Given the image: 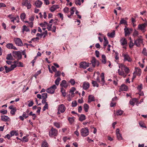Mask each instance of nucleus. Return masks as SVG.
<instances>
[{"label":"nucleus","mask_w":147,"mask_h":147,"mask_svg":"<svg viewBox=\"0 0 147 147\" xmlns=\"http://www.w3.org/2000/svg\"><path fill=\"white\" fill-rule=\"evenodd\" d=\"M119 68H121V71L119 69L118 70L119 74L125 78L129 72V69L126 65L122 63H120L119 65Z\"/></svg>","instance_id":"f257e3e1"},{"label":"nucleus","mask_w":147,"mask_h":147,"mask_svg":"<svg viewBox=\"0 0 147 147\" xmlns=\"http://www.w3.org/2000/svg\"><path fill=\"white\" fill-rule=\"evenodd\" d=\"M80 133L82 136L86 137L89 134V130L87 127L82 128L81 129Z\"/></svg>","instance_id":"f03ea898"},{"label":"nucleus","mask_w":147,"mask_h":147,"mask_svg":"<svg viewBox=\"0 0 147 147\" xmlns=\"http://www.w3.org/2000/svg\"><path fill=\"white\" fill-rule=\"evenodd\" d=\"M147 26V23H144L142 24H140L138 25V29L141 30L143 33L145 32L146 30V27Z\"/></svg>","instance_id":"7ed1b4c3"},{"label":"nucleus","mask_w":147,"mask_h":147,"mask_svg":"<svg viewBox=\"0 0 147 147\" xmlns=\"http://www.w3.org/2000/svg\"><path fill=\"white\" fill-rule=\"evenodd\" d=\"M12 55L14 57L17 59L18 61L22 58V55L19 51H13Z\"/></svg>","instance_id":"20e7f679"},{"label":"nucleus","mask_w":147,"mask_h":147,"mask_svg":"<svg viewBox=\"0 0 147 147\" xmlns=\"http://www.w3.org/2000/svg\"><path fill=\"white\" fill-rule=\"evenodd\" d=\"M58 131L56 129L52 127L49 132V136L50 137H53L57 135Z\"/></svg>","instance_id":"39448f33"},{"label":"nucleus","mask_w":147,"mask_h":147,"mask_svg":"<svg viewBox=\"0 0 147 147\" xmlns=\"http://www.w3.org/2000/svg\"><path fill=\"white\" fill-rule=\"evenodd\" d=\"M30 0H23L22 2V4L27 7V9H30L31 7V5Z\"/></svg>","instance_id":"423d86ee"},{"label":"nucleus","mask_w":147,"mask_h":147,"mask_svg":"<svg viewBox=\"0 0 147 147\" xmlns=\"http://www.w3.org/2000/svg\"><path fill=\"white\" fill-rule=\"evenodd\" d=\"M56 88V86L55 85H54L51 87L47 89L46 90V92L48 93L53 94L55 91V89Z\"/></svg>","instance_id":"0eeeda50"},{"label":"nucleus","mask_w":147,"mask_h":147,"mask_svg":"<svg viewBox=\"0 0 147 147\" xmlns=\"http://www.w3.org/2000/svg\"><path fill=\"white\" fill-rule=\"evenodd\" d=\"M138 37L139 38H138L134 40V44L137 47H139L142 43L143 40L142 38H140L138 36Z\"/></svg>","instance_id":"6e6552de"},{"label":"nucleus","mask_w":147,"mask_h":147,"mask_svg":"<svg viewBox=\"0 0 147 147\" xmlns=\"http://www.w3.org/2000/svg\"><path fill=\"white\" fill-rule=\"evenodd\" d=\"M14 41L16 45L19 46H23V43L22 40L19 38H17L14 39Z\"/></svg>","instance_id":"1a4fd4ad"},{"label":"nucleus","mask_w":147,"mask_h":147,"mask_svg":"<svg viewBox=\"0 0 147 147\" xmlns=\"http://www.w3.org/2000/svg\"><path fill=\"white\" fill-rule=\"evenodd\" d=\"M122 55L124 57L123 61H127L129 62H130L131 61V59L128 54L123 53Z\"/></svg>","instance_id":"9d476101"},{"label":"nucleus","mask_w":147,"mask_h":147,"mask_svg":"<svg viewBox=\"0 0 147 147\" xmlns=\"http://www.w3.org/2000/svg\"><path fill=\"white\" fill-rule=\"evenodd\" d=\"M66 107L63 104L60 105L58 107V110L61 113H63L65 112L66 110Z\"/></svg>","instance_id":"9b49d317"},{"label":"nucleus","mask_w":147,"mask_h":147,"mask_svg":"<svg viewBox=\"0 0 147 147\" xmlns=\"http://www.w3.org/2000/svg\"><path fill=\"white\" fill-rule=\"evenodd\" d=\"M89 63L86 62H82L80 64V67L85 69L89 66Z\"/></svg>","instance_id":"f8f14e48"},{"label":"nucleus","mask_w":147,"mask_h":147,"mask_svg":"<svg viewBox=\"0 0 147 147\" xmlns=\"http://www.w3.org/2000/svg\"><path fill=\"white\" fill-rule=\"evenodd\" d=\"M119 129H117L116 130V135L117 137L119 140H121L123 139L121 135L119 133Z\"/></svg>","instance_id":"ddd939ff"},{"label":"nucleus","mask_w":147,"mask_h":147,"mask_svg":"<svg viewBox=\"0 0 147 147\" xmlns=\"http://www.w3.org/2000/svg\"><path fill=\"white\" fill-rule=\"evenodd\" d=\"M6 47L7 48L9 49H13L15 50H17V48L14 46L11 43H9L6 45Z\"/></svg>","instance_id":"4468645a"},{"label":"nucleus","mask_w":147,"mask_h":147,"mask_svg":"<svg viewBox=\"0 0 147 147\" xmlns=\"http://www.w3.org/2000/svg\"><path fill=\"white\" fill-rule=\"evenodd\" d=\"M91 62L93 67H95L97 63V66L99 65V62L97 61L95 57H93L91 61Z\"/></svg>","instance_id":"2eb2a0df"},{"label":"nucleus","mask_w":147,"mask_h":147,"mask_svg":"<svg viewBox=\"0 0 147 147\" xmlns=\"http://www.w3.org/2000/svg\"><path fill=\"white\" fill-rule=\"evenodd\" d=\"M127 89V87L125 84H123L121 85L119 91H126Z\"/></svg>","instance_id":"dca6fc26"},{"label":"nucleus","mask_w":147,"mask_h":147,"mask_svg":"<svg viewBox=\"0 0 147 147\" xmlns=\"http://www.w3.org/2000/svg\"><path fill=\"white\" fill-rule=\"evenodd\" d=\"M82 86L84 90H87L89 87L90 84L88 82H85L83 83Z\"/></svg>","instance_id":"f3484780"},{"label":"nucleus","mask_w":147,"mask_h":147,"mask_svg":"<svg viewBox=\"0 0 147 147\" xmlns=\"http://www.w3.org/2000/svg\"><path fill=\"white\" fill-rule=\"evenodd\" d=\"M124 30L125 33V36H126L130 34V31L131 32L132 31V29L131 28L129 29L128 28L125 27L124 29Z\"/></svg>","instance_id":"a211bd4d"},{"label":"nucleus","mask_w":147,"mask_h":147,"mask_svg":"<svg viewBox=\"0 0 147 147\" xmlns=\"http://www.w3.org/2000/svg\"><path fill=\"white\" fill-rule=\"evenodd\" d=\"M68 84L66 83V82L65 80H63L62 81L61 83L60 84V86L62 87H64L66 88L68 86Z\"/></svg>","instance_id":"6ab92c4d"},{"label":"nucleus","mask_w":147,"mask_h":147,"mask_svg":"<svg viewBox=\"0 0 147 147\" xmlns=\"http://www.w3.org/2000/svg\"><path fill=\"white\" fill-rule=\"evenodd\" d=\"M104 73H102L100 75V77L101 78V84L102 86H103L105 85V76H104Z\"/></svg>","instance_id":"aec40b11"},{"label":"nucleus","mask_w":147,"mask_h":147,"mask_svg":"<svg viewBox=\"0 0 147 147\" xmlns=\"http://www.w3.org/2000/svg\"><path fill=\"white\" fill-rule=\"evenodd\" d=\"M42 3L40 0H37L35 2V4L36 6L38 8L41 7Z\"/></svg>","instance_id":"412c9836"},{"label":"nucleus","mask_w":147,"mask_h":147,"mask_svg":"<svg viewBox=\"0 0 147 147\" xmlns=\"http://www.w3.org/2000/svg\"><path fill=\"white\" fill-rule=\"evenodd\" d=\"M1 119L2 121L6 122L9 121L10 119L8 116L3 115L1 116Z\"/></svg>","instance_id":"4be33fe9"},{"label":"nucleus","mask_w":147,"mask_h":147,"mask_svg":"<svg viewBox=\"0 0 147 147\" xmlns=\"http://www.w3.org/2000/svg\"><path fill=\"white\" fill-rule=\"evenodd\" d=\"M59 8L58 5H53L50 9V10L51 12L54 11L57 9Z\"/></svg>","instance_id":"5701e85b"},{"label":"nucleus","mask_w":147,"mask_h":147,"mask_svg":"<svg viewBox=\"0 0 147 147\" xmlns=\"http://www.w3.org/2000/svg\"><path fill=\"white\" fill-rule=\"evenodd\" d=\"M101 62L103 64H105L107 63V59L106 57L104 55H102L101 56Z\"/></svg>","instance_id":"b1692460"},{"label":"nucleus","mask_w":147,"mask_h":147,"mask_svg":"<svg viewBox=\"0 0 147 147\" xmlns=\"http://www.w3.org/2000/svg\"><path fill=\"white\" fill-rule=\"evenodd\" d=\"M94 100V97L92 95H89L88 96V102L89 103Z\"/></svg>","instance_id":"393cba45"},{"label":"nucleus","mask_w":147,"mask_h":147,"mask_svg":"<svg viewBox=\"0 0 147 147\" xmlns=\"http://www.w3.org/2000/svg\"><path fill=\"white\" fill-rule=\"evenodd\" d=\"M122 45L123 46L127 44V40L125 38L122 39L120 41Z\"/></svg>","instance_id":"a878e982"},{"label":"nucleus","mask_w":147,"mask_h":147,"mask_svg":"<svg viewBox=\"0 0 147 147\" xmlns=\"http://www.w3.org/2000/svg\"><path fill=\"white\" fill-rule=\"evenodd\" d=\"M6 59L8 60H13V58L11 53L7 55Z\"/></svg>","instance_id":"bb28decb"},{"label":"nucleus","mask_w":147,"mask_h":147,"mask_svg":"<svg viewBox=\"0 0 147 147\" xmlns=\"http://www.w3.org/2000/svg\"><path fill=\"white\" fill-rule=\"evenodd\" d=\"M107 35L108 36L110 37L113 38L115 36V32L114 31L111 33L109 32L107 33Z\"/></svg>","instance_id":"cd10ccee"},{"label":"nucleus","mask_w":147,"mask_h":147,"mask_svg":"<svg viewBox=\"0 0 147 147\" xmlns=\"http://www.w3.org/2000/svg\"><path fill=\"white\" fill-rule=\"evenodd\" d=\"M89 108V106L86 103L84 104V109L85 111L87 112L88 111V109Z\"/></svg>","instance_id":"c85d7f7f"},{"label":"nucleus","mask_w":147,"mask_h":147,"mask_svg":"<svg viewBox=\"0 0 147 147\" xmlns=\"http://www.w3.org/2000/svg\"><path fill=\"white\" fill-rule=\"evenodd\" d=\"M86 119L85 116L83 114H81L79 118V120L80 121H82Z\"/></svg>","instance_id":"c756f323"},{"label":"nucleus","mask_w":147,"mask_h":147,"mask_svg":"<svg viewBox=\"0 0 147 147\" xmlns=\"http://www.w3.org/2000/svg\"><path fill=\"white\" fill-rule=\"evenodd\" d=\"M26 15L25 13H22L20 15V18L22 21H24L26 17Z\"/></svg>","instance_id":"7c9ffc66"},{"label":"nucleus","mask_w":147,"mask_h":147,"mask_svg":"<svg viewBox=\"0 0 147 147\" xmlns=\"http://www.w3.org/2000/svg\"><path fill=\"white\" fill-rule=\"evenodd\" d=\"M4 67L6 73H8L12 70L10 67H8L6 65L4 66Z\"/></svg>","instance_id":"2f4dec72"},{"label":"nucleus","mask_w":147,"mask_h":147,"mask_svg":"<svg viewBox=\"0 0 147 147\" xmlns=\"http://www.w3.org/2000/svg\"><path fill=\"white\" fill-rule=\"evenodd\" d=\"M48 143L46 141H44L42 142V147H48Z\"/></svg>","instance_id":"473e14b6"},{"label":"nucleus","mask_w":147,"mask_h":147,"mask_svg":"<svg viewBox=\"0 0 147 147\" xmlns=\"http://www.w3.org/2000/svg\"><path fill=\"white\" fill-rule=\"evenodd\" d=\"M61 80V79L59 77H58L55 80V83L56 85L58 86L59 84V82Z\"/></svg>","instance_id":"72a5a7b5"},{"label":"nucleus","mask_w":147,"mask_h":147,"mask_svg":"<svg viewBox=\"0 0 147 147\" xmlns=\"http://www.w3.org/2000/svg\"><path fill=\"white\" fill-rule=\"evenodd\" d=\"M61 91L62 93V95L65 97L66 95V93L65 92V90L63 88H61Z\"/></svg>","instance_id":"f704fd0d"},{"label":"nucleus","mask_w":147,"mask_h":147,"mask_svg":"<svg viewBox=\"0 0 147 147\" xmlns=\"http://www.w3.org/2000/svg\"><path fill=\"white\" fill-rule=\"evenodd\" d=\"M92 83L94 87L96 86V87H98L99 86L98 84L96 81L92 80Z\"/></svg>","instance_id":"c9c22d12"},{"label":"nucleus","mask_w":147,"mask_h":147,"mask_svg":"<svg viewBox=\"0 0 147 147\" xmlns=\"http://www.w3.org/2000/svg\"><path fill=\"white\" fill-rule=\"evenodd\" d=\"M68 120L69 122V123L71 124L74 121V117H69L68 118Z\"/></svg>","instance_id":"e433bc0d"},{"label":"nucleus","mask_w":147,"mask_h":147,"mask_svg":"<svg viewBox=\"0 0 147 147\" xmlns=\"http://www.w3.org/2000/svg\"><path fill=\"white\" fill-rule=\"evenodd\" d=\"M22 30L23 32L25 31L26 32H29L30 31L29 29L28 28L26 25H24L23 26Z\"/></svg>","instance_id":"4c0bfd02"},{"label":"nucleus","mask_w":147,"mask_h":147,"mask_svg":"<svg viewBox=\"0 0 147 147\" xmlns=\"http://www.w3.org/2000/svg\"><path fill=\"white\" fill-rule=\"evenodd\" d=\"M135 45L134 43L132 40H131L129 42V47L130 48H131L133 47V46Z\"/></svg>","instance_id":"58836bf2"},{"label":"nucleus","mask_w":147,"mask_h":147,"mask_svg":"<svg viewBox=\"0 0 147 147\" xmlns=\"http://www.w3.org/2000/svg\"><path fill=\"white\" fill-rule=\"evenodd\" d=\"M138 32L136 30H135L133 34V35L135 37L138 36Z\"/></svg>","instance_id":"ea45409f"},{"label":"nucleus","mask_w":147,"mask_h":147,"mask_svg":"<svg viewBox=\"0 0 147 147\" xmlns=\"http://www.w3.org/2000/svg\"><path fill=\"white\" fill-rule=\"evenodd\" d=\"M127 24V22L124 20L123 18L121 19L120 21V24Z\"/></svg>","instance_id":"a19ab883"},{"label":"nucleus","mask_w":147,"mask_h":147,"mask_svg":"<svg viewBox=\"0 0 147 147\" xmlns=\"http://www.w3.org/2000/svg\"><path fill=\"white\" fill-rule=\"evenodd\" d=\"M123 111L120 110H118L117 111L116 113L117 115H121L123 114Z\"/></svg>","instance_id":"79ce46f5"},{"label":"nucleus","mask_w":147,"mask_h":147,"mask_svg":"<svg viewBox=\"0 0 147 147\" xmlns=\"http://www.w3.org/2000/svg\"><path fill=\"white\" fill-rule=\"evenodd\" d=\"M41 73V71L40 70L38 71L37 72L34 74V76L35 77V78H36L37 76L39 74H40Z\"/></svg>","instance_id":"37998d69"},{"label":"nucleus","mask_w":147,"mask_h":147,"mask_svg":"<svg viewBox=\"0 0 147 147\" xmlns=\"http://www.w3.org/2000/svg\"><path fill=\"white\" fill-rule=\"evenodd\" d=\"M16 111V107H14V109L11 110L10 111V113L12 115H14L15 114V112Z\"/></svg>","instance_id":"c03bdc74"},{"label":"nucleus","mask_w":147,"mask_h":147,"mask_svg":"<svg viewBox=\"0 0 147 147\" xmlns=\"http://www.w3.org/2000/svg\"><path fill=\"white\" fill-rule=\"evenodd\" d=\"M81 0H75V3L76 5H81Z\"/></svg>","instance_id":"a18cd8bd"},{"label":"nucleus","mask_w":147,"mask_h":147,"mask_svg":"<svg viewBox=\"0 0 147 147\" xmlns=\"http://www.w3.org/2000/svg\"><path fill=\"white\" fill-rule=\"evenodd\" d=\"M16 65L17 67V66L18 67H23V64L22 63V62H19V61H18V62H17V64Z\"/></svg>","instance_id":"49530a36"},{"label":"nucleus","mask_w":147,"mask_h":147,"mask_svg":"<svg viewBox=\"0 0 147 147\" xmlns=\"http://www.w3.org/2000/svg\"><path fill=\"white\" fill-rule=\"evenodd\" d=\"M76 8L74 7H72L70 11V13H71V15H73L74 13V10H76Z\"/></svg>","instance_id":"de8ad7c7"},{"label":"nucleus","mask_w":147,"mask_h":147,"mask_svg":"<svg viewBox=\"0 0 147 147\" xmlns=\"http://www.w3.org/2000/svg\"><path fill=\"white\" fill-rule=\"evenodd\" d=\"M61 72L60 71H56L55 74V77L59 76L61 75Z\"/></svg>","instance_id":"09e8293b"},{"label":"nucleus","mask_w":147,"mask_h":147,"mask_svg":"<svg viewBox=\"0 0 147 147\" xmlns=\"http://www.w3.org/2000/svg\"><path fill=\"white\" fill-rule=\"evenodd\" d=\"M42 96L43 99H46L47 97V94L46 93H45L42 94Z\"/></svg>","instance_id":"8fccbe9b"},{"label":"nucleus","mask_w":147,"mask_h":147,"mask_svg":"<svg viewBox=\"0 0 147 147\" xmlns=\"http://www.w3.org/2000/svg\"><path fill=\"white\" fill-rule=\"evenodd\" d=\"M72 106L73 107H75L77 106V103L76 100L73 101L71 103Z\"/></svg>","instance_id":"3c124183"},{"label":"nucleus","mask_w":147,"mask_h":147,"mask_svg":"<svg viewBox=\"0 0 147 147\" xmlns=\"http://www.w3.org/2000/svg\"><path fill=\"white\" fill-rule=\"evenodd\" d=\"M13 19H14V20H16L17 22L19 23V22L20 19L19 16H17L16 17H13Z\"/></svg>","instance_id":"603ef678"},{"label":"nucleus","mask_w":147,"mask_h":147,"mask_svg":"<svg viewBox=\"0 0 147 147\" xmlns=\"http://www.w3.org/2000/svg\"><path fill=\"white\" fill-rule=\"evenodd\" d=\"M142 53H143L144 55L147 56V53L146 51V49L145 48H144L143 49Z\"/></svg>","instance_id":"864d4df0"},{"label":"nucleus","mask_w":147,"mask_h":147,"mask_svg":"<svg viewBox=\"0 0 147 147\" xmlns=\"http://www.w3.org/2000/svg\"><path fill=\"white\" fill-rule=\"evenodd\" d=\"M48 25V23L46 22H45L43 23H41L40 24V26L41 27H45L46 25Z\"/></svg>","instance_id":"5fc2aeb1"},{"label":"nucleus","mask_w":147,"mask_h":147,"mask_svg":"<svg viewBox=\"0 0 147 147\" xmlns=\"http://www.w3.org/2000/svg\"><path fill=\"white\" fill-rule=\"evenodd\" d=\"M22 139L23 140V141L25 142H28V139L27 138V136L24 137Z\"/></svg>","instance_id":"6e6d98bb"},{"label":"nucleus","mask_w":147,"mask_h":147,"mask_svg":"<svg viewBox=\"0 0 147 147\" xmlns=\"http://www.w3.org/2000/svg\"><path fill=\"white\" fill-rule=\"evenodd\" d=\"M22 116L25 119L27 118L28 117V115L25 112L23 113Z\"/></svg>","instance_id":"4d7b16f0"},{"label":"nucleus","mask_w":147,"mask_h":147,"mask_svg":"<svg viewBox=\"0 0 147 147\" xmlns=\"http://www.w3.org/2000/svg\"><path fill=\"white\" fill-rule=\"evenodd\" d=\"M7 111L6 110H0V113H2L3 114H6L7 113Z\"/></svg>","instance_id":"13d9d810"},{"label":"nucleus","mask_w":147,"mask_h":147,"mask_svg":"<svg viewBox=\"0 0 147 147\" xmlns=\"http://www.w3.org/2000/svg\"><path fill=\"white\" fill-rule=\"evenodd\" d=\"M48 105L47 103H46L43 108V111H45L46 110V109H48Z\"/></svg>","instance_id":"bf43d9fd"},{"label":"nucleus","mask_w":147,"mask_h":147,"mask_svg":"<svg viewBox=\"0 0 147 147\" xmlns=\"http://www.w3.org/2000/svg\"><path fill=\"white\" fill-rule=\"evenodd\" d=\"M54 125L57 128H60V125L59 124L57 123V122H55L54 123Z\"/></svg>","instance_id":"052dcab7"},{"label":"nucleus","mask_w":147,"mask_h":147,"mask_svg":"<svg viewBox=\"0 0 147 147\" xmlns=\"http://www.w3.org/2000/svg\"><path fill=\"white\" fill-rule=\"evenodd\" d=\"M70 82L72 85H74L75 84V82L74 79H71L70 80Z\"/></svg>","instance_id":"680f3d73"},{"label":"nucleus","mask_w":147,"mask_h":147,"mask_svg":"<svg viewBox=\"0 0 147 147\" xmlns=\"http://www.w3.org/2000/svg\"><path fill=\"white\" fill-rule=\"evenodd\" d=\"M69 10V8L68 7H65L63 9V11L64 12L68 13Z\"/></svg>","instance_id":"e2e57ef3"},{"label":"nucleus","mask_w":147,"mask_h":147,"mask_svg":"<svg viewBox=\"0 0 147 147\" xmlns=\"http://www.w3.org/2000/svg\"><path fill=\"white\" fill-rule=\"evenodd\" d=\"M139 124L141 127L145 128H146V126L144 125V124L142 122H140L139 123Z\"/></svg>","instance_id":"0e129e2a"},{"label":"nucleus","mask_w":147,"mask_h":147,"mask_svg":"<svg viewBox=\"0 0 147 147\" xmlns=\"http://www.w3.org/2000/svg\"><path fill=\"white\" fill-rule=\"evenodd\" d=\"M11 137V135H10L9 134H7L4 137L5 138H7L9 140L10 138Z\"/></svg>","instance_id":"69168bd1"},{"label":"nucleus","mask_w":147,"mask_h":147,"mask_svg":"<svg viewBox=\"0 0 147 147\" xmlns=\"http://www.w3.org/2000/svg\"><path fill=\"white\" fill-rule=\"evenodd\" d=\"M58 16H59L60 18H61V20H63V15L61 13H59L58 14Z\"/></svg>","instance_id":"338daca9"},{"label":"nucleus","mask_w":147,"mask_h":147,"mask_svg":"<svg viewBox=\"0 0 147 147\" xmlns=\"http://www.w3.org/2000/svg\"><path fill=\"white\" fill-rule=\"evenodd\" d=\"M137 88H138V90L139 91H140L142 88V85L141 84L140 85H139L138 86Z\"/></svg>","instance_id":"774afa93"}]
</instances>
